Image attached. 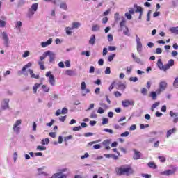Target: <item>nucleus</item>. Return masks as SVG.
Masks as SVG:
<instances>
[{"mask_svg": "<svg viewBox=\"0 0 178 178\" xmlns=\"http://www.w3.org/2000/svg\"><path fill=\"white\" fill-rule=\"evenodd\" d=\"M133 168L131 166L122 165L121 167L115 168V173L117 176H130L134 173Z\"/></svg>", "mask_w": 178, "mask_h": 178, "instance_id": "f257e3e1", "label": "nucleus"}, {"mask_svg": "<svg viewBox=\"0 0 178 178\" xmlns=\"http://www.w3.org/2000/svg\"><path fill=\"white\" fill-rule=\"evenodd\" d=\"M38 10V3H35L31 5V8L28 9L26 17L31 19L34 16L35 12Z\"/></svg>", "mask_w": 178, "mask_h": 178, "instance_id": "f03ea898", "label": "nucleus"}, {"mask_svg": "<svg viewBox=\"0 0 178 178\" xmlns=\"http://www.w3.org/2000/svg\"><path fill=\"white\" fill-rule=\"evenodd\" d=\"M72 27L65 28V33L67 35H72V34H73V31L72 30H74V29H79V27H81V23L79 22H72Z\"/></svg>", "mask_w": 178, "mask_h": 178, "instance_id": "7ed1b4c3", "label": "nucleus"}, {"mask_svg": "<svg viewBox=\"0 0 178 178\" xmlns=\"http://www.w3.org/2000/svg\"><path fill=\"white\" fill-rule=\"evenodd\" d=\"M172 170H167L166 171H163L160 172L162 176H170V175H175L177 172L178 168L176 166H171Z\"/></svg>", "mask_w": 178, "mask_h": 178, "instance_id": "20e7f679", "label": "nucleus"}, {"mask_svg": "<svg viewBox=\"0 0 178 178\" xmlns=\"http://www.w3.org/2000/svg\"><path fill=\"white\" fill-rule=\"evenodd\" d=\"M136 41L137 52L141 54V52H143V43H141V39H140L138 35H136Z\"/></svg>", "mask_w": 178, "mask_h": 178, "instance_id": "39448f33", "label": "nucleus"}, {"mask_svg": "<svg viewBox=\"0 0 178 178\" xmlns=\"http://www.w3.org/2000/svg\"><path fill=\"white\" fill-rule=\"evenodd\" d=\"M1 35L4 41V46L6 48H8V47H9V36L8 35V33H6V32H3L1 33Z\"/></svg>", "mask_w": 178, "mask_h": 178, "instance_id": "423d86ee", "label": "nucleus"}, {"mask_svg": "<svg viewBox=\"0 0 178 178\" xmlns=\"http://www.w3.org/2000/svg\"><path fill=\"white\" fill-rule=\"evenodd\" d=\"M65 172H67V168L60 170L58 172L54 173L51 178L60 177V176H63V175L67 176L66 174H63L65 173Z\"/></svg>", "mask_w": 178, "mask_h": 178, "instance_id": "0eeeda50", "label": "nucleus"}, {"mask_svg": "<svg viewBox=\"0 0 178 178\" xmlns=\"http://www.w3.org/2000/svg\"><path fill=\"white\" fill-rule=\"evenodd\" d=\"M46 77H49V83L51 86H55V76L53 74H51V71L47 72Z\"/></svg>", "mask_w": 178, "mask_h": 178, "instance_id": "6e6552de", "label": "nucleus"}, {"mask_svg": "<svg viewBox=\"0 0 178 178\" xmlns=\"http://www.w3.org/2000/svg\"><path fill=\"white\" fill-rule=\"evenodd\" d=\"M44 56H49V63H52L54 60H55V54L54 52L48 50L44 52Z\"/></svg>", "mask_w": 178, "mask_h": 178, "instance_id": "1a4fd4ad", "label": "nucleus"}, {"mask_svg": "<svg viewBox=\"0 0 178 178\" xmlns=\"http://www.w3.org/2000/svg\"><path fill=\"white\" fill-rule=\"evenodd\" d=\"M122 105L124 108H128V106H134V101L133 100H124L122 102Z\"/></svg>", "mask_w": 178, "mask_h": 178, "instance_id": "9d476101", "label": "nucleus"}, {"mask_svg": "<svg viewBox=\"0 0 178 178\" xmlns=\"http://www.w3.org/2000/svg\"><path fill=\"white\" fill-rule=\"evenodd\" d=\"M111 143L112 139H106L102 142V145L105 147V149H106V151H109V149H111V147L109 145H111Z\"/></svg>", "mask_w": 178, "mask_h": 178, "instance_id": "9b49d317", "label": "nucleus"}, {"mask_svg": "<svg viewBox=\"0 0 178 178\" xmlns=\"http://www.w3.org/2000/svg\"><path fill=\"white\" fill-rule=\"evenodd\" d=\"M81 90L82 91H84L85 90V92L82 93V97H86V95L90 92V89H86V88L87 87V85H86V82L84 81L81 83Z\"/></svg>", "mask_w": 178, "mask_h": 178, "instance_id": "f8f14e48", "label": "nucleus"}, {"mask_svg": "<svg viewBox=\"0 0 178 178\" xmlns=\"http://www.w3.org/2000/svg\"><path fill=\"white\" fill-rule=\"evenodd\" d=\"M1 109L3 111H6V109H9V99H4L1 104Z\"/></svg>", "mask_w": 178, "mask_h": 178, "instance_id": "ddd939ff", "label": "nucleus"}, {"mask_svg": "<svg viewBox=\"0 0 178 178\" xmlns=\"http://www.w3.org/2000/svg\"><path fill=\"white\" fill-rule=\"evenodd\" d=\"M157 67H159V69H160V70H163V72H166V65H163V63H162V60L161 58L158 59L157 61Z\"/></svg>", "mask_w": 178, "mask_h": 178, "instance_id": "4468645a", "label": "nucleus"}, {"mask_svg": "<svg viewBox=\"0 0 178 178\" xmlns=\"http://www.w3.org/2000/svg\"><path fill=\"white\" fill-rule=\"evenodd\" d=\"M134 152L133 159H134V161H137L141 158V152L137 151L136 149H134Z\"/></svg>", "mask_w": 178, "mask_h": 178, "instance_id": "2eb2a0df", "label": "nucleus"}, {"mask_svg": "<svg viewBox=\"0 0 178 178\" xmlns=\"http://www.w3.org/2000/svg\"><path fill=\"white\" fill-rule=\"evenodd\" d=\"M32 64L31 63H28L26 65H25L23 67L22 71H18L17 73L19 74V76H20L21 74H23L24 72H26V69H29V67H31Z\"/></svg>", "mask_w": 178, "mask_h": 178, "instance_id": "dca6fc26", "label": "nucleus"}, {"mask_svg": "<svg viewBox=\"0 0 178 178\" xmlns=\"http://www.w3.org/2000/svg\"><path fill=\"white\" fill-rule=\"evenodd\" d=\"M170 115L171 116V118H173L175 116V118L173 119V122L174 123H177V122H178V113H175V112H173V111H170Z\"/></svg>", "mask_w": 178, "mask_h": 178, "instance_id": "f3484780", "label": "nucleus"}, {"mask_svg": "<svg viewBox=\"0 0 178 178\" xmlns=\"http://www.w3.org/2000/svg\"><path fill=\"white\" fill-rule=\"evenodd\" d=\"M167 87H168V83L166 81H163L159 83V88H161V90H163V91H165Z\"/></svg>", "mask_w": 178, "mask_h": 178, "instance_id": "a211bd4d", "label": "nucleus"}, {"mask_svg": "<svg viewBox=\"0 0 178 178\" xmlns=\"http://www.w3.org/2000/svg\"><path fill=\"white\" fill-rule=\"evenodd\" d=\"M122 21L120 23V29L118 30V31H122L123 30V27H124L126 24V19L124 17H122Z\"/></svg>", "mask_w": 178, "mask_h": 178, "instance_id": "6ab92c4d", "label": "nucleus"}, {"mask_svg": "<svg viewBox=\"0 0 178 178\" xmlns=\"http://www.w3.org/2000/svg\"><path fill=\"white\" fill-rule=\"evenodd\" d=\"M52 44V38H49L47 42H42L41 43L42 48H45L48 47V45H51Z\"/></svg>", "mask_w": 178, "mask_h": 178, "instance_id": "aec40b11", "label": "nucleus"}, {"mask_svg": "<svg viewBox=\"0 0 178 178\" xmlns=\"http://www.w3.org/2000/svg\"><path fill=\"white\" fill-rule=\"evenodd\" d=\"M171 66H175V60L170 59L168 60V63L165 64V69L168 70L170 69Z\"/></svg>", "mask_w": 178, "mask_h": 178, "instance_id": "412c9836", "label": "nucleus"}, {"mask_svg": "<svg viewBox=\"0 0 178 178\" xmlns=\"http://www.w3.org/2000/svg\"><path fill=\"white\" fill-rule=\"evenodd\" d=\"M175 133H176V128L168 130L166 134L167 138H169V137H170L172 134H175Z\"/></svg>", "mask_w": 178, "mask_h": 178, "instance_id": "4be33fe9", "label": "nucleus"}, {"mask_svg": "<svg viewBox=\"0 0 178 178\" xmlns=\"http://www.w3.org/2000/svg\"><path fill=\"white\" fill-rule=\"evenodd\" d=\"M28 72H29V74L31 75V77L32 79H40V75H35L34 74V71L31 69L28 70Z\"/></svg>", "mask_w": 178, "mask_h": 178, "instance_id": "5701e85b", "label": "nucleus"}, {"mask_svg": "<svg viewBox=\"0 0 178 178\" xmlns=\"http://www.w3.org/2000/svg\"><path fill=\"white\" fill-rule=\"evenodd\" d=\"M116 86L117 90H124L126 88V86L124 83H122V82H118Z\"/></svg>", "mask_w": 178, "mask_h": 178, "instance_id": "b1692460", "label": "nucleus"}, {"mask_svg": "<svg viewBox=\"0 0 178 178\" xmlns=\"http://www.w3.org/2000/svg\"><path fill=\"white\" fill-rule=\"evenodd\" d=\"M104 156H105V158H112L114 161H118L119 159L118 156L115 154H104Z\"/></svg>", "mask_w": 178, "mask_h": 178, "instance_id": "393cba45", "label": "nucleus"}, {"mask_svg": "<svg viewBox=\"0 0 178 178\" xmlns=\"http://www.w3.org/2000/svg\"><path fill=\"white\" fill-rule=\"evenodd\" d=\"M131 56L134 62H136V63H139L140 65H143V63L141 62V59H140L138 57H136L134 54H132Z\"/></svg>", "mask_w": 178, "mask_h": 178, "instance_id": "a878e982", "label": "nucleus"}, {"mask_svg": "<svg viewBox=\"0 0 178 178\" xmlns=\"http://www.w3.org/2000/svg\"><path fill=\"white\" fill-rule=\"evenodd\" d=\"M65 74H67V76H76V72L72 70H67L65 71Z\"/></svg>", "mask_w": 178, "mask_h": 178, "instance_id": "bb28decb", "label": "nucleus"}, {"mask_svg": "<svg viewBox=\"0 0 178 178\" xmlns=\"http://www.w3.org/2000/svg\"><path fill=\"white\" fill-rule=\"evenodd\" d=\"M95 35H92L90 39L89 40L90 45H94L95 44Z\"/></svg>", "mask_w": 178, "mask_h": 178, "instance_id": "cd10ccee", "label": "nucleus"}, {"mask_svg": "<svg viewBox=\"0 0 178 178\" xmlns=\"http://www.w3.org/2000/svg\"><path fill=\"white\" fill-rule=\"evenodd\" d=\"M170 31L172 33V34L178 35V26L170 28Z\"/></svg>", "mask_w": 178, "mask_h": 178, "instance_id": "c85d7f7f", "label": "nucleus"}, {"mask_svg": "<svg viewBox=\"0 0 178 178\" xmlns=\"http://www.w3.org/2000/svg\"><path fill=\"white\" fill-rule=\"evenodd\" d=\"M40 87H41V83H35L33 87V93L34 94H37V89L40 88Z\"/></svg>", "mask_w": 178, "mask_h": 178, "instance_id": "c756f323", "label": "nucleus"}, {"mask_svg": "<svg viewBox=\"0 0 178 178\" xmlns=\"http://www.w3.org/2000/svg\"><path fill=\"white\" fill-rule=\"evenodd\" d=\"M100 29L99 25L95 24L92 26V31H99Z\"/></svg>", "mask_w": 178, "mask_h": 178, "instance_id": "7c9ffc66", "label": "nucleus"}, {"mask_svg": "<svg viewBox=\"0 0 178 178\" xmlns=\"http://www.w3.org/2000/svg\"><path fill=\"white\" fill-rule=\"evenodd\" d=\"M134 8H136L135 12L136 13H138L140 12H143V8H141L140 6L137 4H134Z\"/></svg>", "mask_w": 178, "mask_h": 178, "instance_id": "2f4dec72", "label": "nucleus"}, {"mask_svg": "<svg viewBox=\"0 0 178 178\" xmlns=\"http://www.w3.org/2000/svg\"><path fill=\"white\" fill-rule=\"evenodd\" d=\"M123 34L124 35H127V37H130V31H129V27L125 26V29L123 31Z\"/></svg>", "mask_w": 178, "mask_h": 178, "instance_id": "473e14b6", "label": "nucleus"}, {"mask_svg": "<svg viewBox=\"0 0 178 178\" xmlns=\"http://www.w3.org/2000/svg\"><path fill=\"white\" fill-rule=\"evenodd\" d=\"M147 166H149V168H151L152 169H156L157 168L156 165H155V163L154 162H149L147 163Z\"/></svg>", "mask_w": 178, "mask_h": 178, "instance_id": "72a5a7b5", "label": "nucleus"}, {"mask_svg": "<svg viewBox=\"0 0 178 178\" xmlns=\"http://www.w3.org/2000/svg\"><path fill=\"white\" fill-rule=\"evenodd\" d=\"M60 9H64V10H67V4L66 3L63 2L60 4Z\"/></svg>", "mask_w": 178, "mask_h": 178, "instance_id": "f704fd0d", "label": "nucleus"}, {"mask_svg": "<svg viewBox=\"0 0 178 178\" xmlns=\"http://www.w3.org/2000/svg\"><path fill=\"white\" fill-rule=\"evenodd\" d=\"M41 168H38V174H37V176H41V175H44V176H48V174H47L46 172H42L41 171Z\"/></svg>", "mask_w": 178, "mask_h": 178, "instance_id": "c9c22d12", "label": "nucleus"}, {"mask_svg": "<svg viewBox=\"0 0 178 178\" xmlns=\"http://www.w3.org/2000/svg\"><path fill=\"white\" fill-rule=\"evenodd\" d=\"M36 149L38 151H47V147L38 145L37 146Z\"/></svg>", "mask_w": 178, "mask_h": 178, "instance_id": "e433bc0d", "label": "nucleus"}, {"mask_svg": "<svg viewBox=\"0 0 178 178\" xmlns=\"http://www.w3.org/2000/svg\"><path fill=\"white\" fill-rule=\"evenodd\" d=\"M41 144L42 145H45V144H49V138H47L45 139L42 140Z\"/></svg>", "mask_w": 178, "mask_h": 178, "instance_id": "4c0bfd02", "label": "nucleus"}, {"mask_svg": "<svg viewBox=\"0 0 178 178\" xmlns=\"http://www.w3.org/2000/svg\"><path fill=\"white\" fill-rule=\"evenodd\" d=\"M158 159L159 161H160V162H162L163 163L164 162H166V158L165 157V156H159Z\"/></svg>", "mask_w": 178, "mask_h": 178, "instance_id": "58836bf2", "label": "nucleus"}, {"mask_svg": "<svg viewBox=\"0 0 178 178\" xmlns=\"http://www.w3.org/2000/svg\"><path fill=\"white\" fill-rule=\"evenodd\" d=\"M114 19H115V23L119 22V20H120V17H119V13H116L115 14Z\"/></svg>", "mask_w": 178, "mask_h": 178, "instance_id": "ea45409f", "label": "nucleus"}, {"mask_svg": "<svg viewBox=\"0 0 178 178\" xmlns=\"http://www.w3.org/2000/svg\"><path fill=\"white\" fill-rule=\"evenodd\" d=\"M38 65H39L41 70H45V66L44 65V62L38 61Z\"/></svg>", "mask_w": 178, "mask_h": 178, "instance_id": "a19ab883", "label": "nucleus"}, {"mask_svg": "<svg viewBox=\"0 0 178 178\" xmlns=\"http://www.w3.org/2000/svg\"><path fill=\"white\" fill-rule=\"evenodd\" d=\"M42 88L44 92H49V87L47 86L46 85H43Z\"/></svg>", "mask_w": 178, "mask_h": 178, "instance_id": "79ce46f5", "label": "nucleus"}, {"mask_svg": "<svg viewBox=\"0 0 178 178\" xmlns=\"http://www.w3.org/2000/svg\"><path fill=\"white\" fill-rule=\"evenodd\" d=\"M151 13H152V11L151 10H149L148 12H147V22H149L151 20Z\"/></svg>", "mask_w": 178, "mask_h": 178, "instance_id": "37998d69", "label": "nucleus"}, {"mask_svg": "<svg viewBox=\"0 0 178 178\" xmlns=\"http://www.w3.org/2000/svg\"><path fill=\"white\" fill-rule=\"evenodd\" d=\"M13 131L16 133V134H19V133H20V127L13 126Z\"/></svg>", "mask_w": 178, "mask_h": 178, "instance_id": "c03bdc74", "label": "nucleus"}, {"mask_svg": "<svg viewBox=\"0 0 178 178\" xmlns=\"http://www.w3.org/2000/svg\"><path fill=\"white\" fill-rule=\"evenodd\" d=\"M129 81H133V83H137V81H138V78H137L136 76L135 77L131 76L129 78Z\"/></svg>", "mask_w": 178, "mask_h": 178, "instance_id": "a18cd8bd", "label": "nucleus"}, {"mask_svg": "<svg viewBox=\"0 0 178 178\" xmlns=\"http://www.w3.org/2000/svg\"><path fill=\"white\" fill-rule=\"evenodd\" d=\"M150 97H152V99H156V92H151Z\"/></svg>", "mask_w": 178, "mask_h": 178, "instance_id": "49530a36", "label": "nucleus"}, {"mask_svg": "<svg viewBox=\"0 0 178 178\" xmlns=\"http://www.w3.org/2000/svg\"><path fill=\"white\" fill-rule=\"evenodd\" d=\"M99 105L100 106H102V108H104L105 109H108V108H109V106L108 105H106L105 103L104 102H100L99 103Z\"/></svg>", "mask_w": 178, "mask_h": 178, "instance_id": "de8ad7c7", "label": "nucleus"}, {"mask_svg": "<svg viewBox=\"0 0 178 178\" xmlns=\"http://www.w3.org/2000/svg\"><path fill=\"white\" fill-rule=\"evenodd\" d=\"M115 56H116V54H111L108 56V62H112V60H113Z\"/></svg>", "mask_w": 178, "mask_h": 178, "instance_id": "09e8293b", "label": "nucleus"}, {"mask_svg": "<svg viewBox=\"0 0 178 178\" xmlns=\"http://www.w3.org/2000/svg\"><path fill=\"white\" fill-rule=\"evenodd\" d=\"M159 106V102H156L153 104L151 107L152 111H154V109H155V108H157V106Z\"/></svg>", "mask_w": 178, "mask_h": 178, "instance_id": "8fccbe9b", "label": "nucleus"}, {"mask_svg": "<svg viewBox=\"0 0 178 178\" xmlns=\"http://www.w3.org/2000/svg\"><path fill=\"white\" fill-rule=\"evenodd\" d=\"M173 86H174L175 88H178V78L177 77L175 79Z\"/></svg>", "mask_w": 178, "mask_h": 178, "instance_id": "3c124183", "label": "nucleus"}, {"mask_svg": "<svg viewBox=\"0 0 178 178\" xmlns=\"http://www.w3.org/2000/svg\"><path fill=\"white\" fill-rule=\"evenodd\" d=\"M114 95L116 97V98H120V97H122V93H120L119 91L114 92Z\"/></svg>", "mask_w": 178, "mask_h": 178, "instance_id": "603ef678", "label": "nucleus"}, {"mask_svg": "<svg viewBox=\"0 0 178 178\" xmlns=\"http://www.w3.org/2000/svg\"><path fill=\"white\" fill-rule=\"evenodd\" d=\"M108 123H109V120L108 118H103L102 124L105 125V124H108Z\"/></svg>", "mask_w": 178, "mask_h": 178, "instance_id": "864d4df0", "label": "nucleus"}, {"mask_svg": "<svg viewBox=\"0 0 178 178\" xmlns=\"http://www.w3.org/2000/svg\"><path fill=\"white\" fill-rule=\"evenodd\" d=\"M125 17L128 19V20H131V19L133 18V17L131 16V14L129 13H125Z\"/></svg>", "mask_w": 178, "mask_h": 178, "instance_id": "5fc2aeb1", "label": "nucleus"}, {"mask_svg": "<svg viewBox=\"0 0 178 178\" xmlns=\"http://www.w3.org/2000/svg\"><path fill=\"white\" fill-rule=\"evenodd\" d=\"M178 0H174L172 1V8H176L177 6Z\"/></svg>", "mask_w": 178, "mask_h": 178, "instance_id": "6e6d98bb", "label": "nucleus"}, {"mask_svg": "<svg viewBox=\"0 0 178 178\" xmlns=\"http://www.w3.org/2000/svg\"><path fill=\"white\" fill-rule=\"evenodd\" d=\"M67 112H68V110L66 107H64L61 111L62 115H66V113H67Z\"/></svg>", "mask_w": 178, "mask_h": 178, "instance_id": "4d7b16f0", "label": "nucleus"}, {"mask_svg": "<svg viewBox=\"0 0 178 178\" xmlns=\"http://www.w3.org/2000/svg\"><path fill=\"white\" fill-rule=\"evenodd\" d=\"M104 131L106 133H109L110 134H113V130L108 129V128L104 129Z\"/></svg>", "mask_w": 178, "mask_h": 178, "instance_id": "13d9d810", "label": "nucleus"}, {"mask_svg": "<svg viewBox=\"0 0 178 178\" xmlns=\"http://www.w3.org/2000/svg\"><path fill=\"white\" fill-rule=\"evenodd\" d=\"M30 56V51H26L22 55V58H27V56Z\"/></svg>", "mask_w": 178, "mask_h": 178, "instance_id": "bf43d9fd", "label": "nucleus"}, {"mask_svg": "<svg viewBox=\"0 0 178 178\" xmlns=\"http://www.w3.org/2000/svg\"><path fill=\"white\" fill-rule=\"evenodd\" d=\"M22 22L18 21L15 25L16 29H20V27H22Z\"/></svg>", "mask_w": 178, "mask_h": 178, "instance_id": "052dcab7", "label": "nucleus"}, {"mask_svg": "<svg viewBox=\"0 0 178 178\" xmlns=\"http://www.w3.org/2000/svg\"><path fill=\"white\" fill-rule=\"evenodd\" d=\"M105 74H111V67H106V70L104 71Z\"/></svg>", "mask_w": 178, "mask_h": 178, "instance_id": "680f3d73", "label": "nucleus"}, {"mask_svg": "<svg viewBox=\"0 0 178 178\" xmlns=\"http://www.w3.org/2000/svg\"><path fill=\"white\" fill-rule=\"evenodd\" d=\"M6 26V22L0 19V27H5Z\"/></svg>", "mask_w": 178, "mask_h": 178, "instance_id": "e2e57ef3", "label": "nucleus"}, {"mask_svg": "<svg viewBox=\"0 0 178 178\" xmlns=\"http://www.w3.org/2000/svg\"><path fill=\"white\" fill-rule=\"evenodd\" d=\"M108 49V51H116V47H115V46H109Z\"/></svg>", "mask_w": 178, "mask_h": 178, "instance_id": "0e129e2a", "label": "nucleus"}, {"mask_svg": "<svg viewBox=\"0 0 178 178\" xmlns=\"http://www.w3.org/2000/svg\"><path fill=\"white\" fill-rule=\"evenodd\" d=\"M141 94H143V95H147V88H142Z\"/></svg>", "mask_w": 178, "mask_h": 178, "instance_id": "69168bd1", "label": "nucleus"}, {"mask_svg": "<svg viewBox=\"0 0 178 178\" xmlns=\"http://www.w3.org/2000/svg\"><path fill=\"white\" fill-rule=\"evenodd\" d=\"M129 131H125V132L121 134L120 136H121V137H127V136H129Z\"/></svg>", "mask_w": 178, "mask_h": 178, "instance_id": "338daca9", "label": "nucleus"}, {"mask_svg": "<svg viewBox=\"0 0 178 178\" xmlns=\"http://www.w3.org/2000/svg\"><path fill=\"white\" fill-rule=\"evenodd\" d=\"M142 177L151 178V175H149V174H142Z\"/></svg>", "mask_w": 178, "mask_h": 178, "instance_id": "774afa93", "label": "nucleus"}]
</instances>
